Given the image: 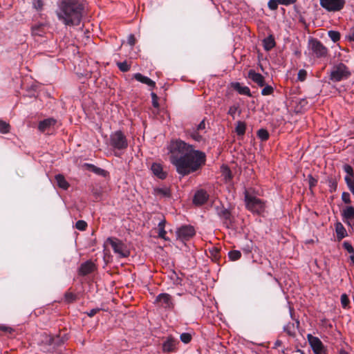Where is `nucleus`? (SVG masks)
Masks as SVG:
<instances>
[{"instance_id":"obj_1","label":"nucleus","mask_w":354,"mask_h":354,"mask_svg":"<svg viewBox=\"0 0 354 354\" xmlns=\"http://www.w3.org/2000/svg\"><path fill=\"white\" fill-rule=\"evenodd\" d=\"M168 150L171 162L182 176L196 171L206 161L204 152L196 150L192 145L180 140L171 142Z\"/></svg>"},{"instance_id":"obj_2","label":"nucleus","mask_w":354,"mask_h":354,"mask_svg":"<svg viewBox=\"0 0 354 354\" xmlns=\"http://www.w3.org/2000/svg\"><path fill=\"white\" fill-rule=\"evenodd\" d=\"M84 6L78 0H61L56 15L66 26H77L81 21Z\"/></svg>"},{"instance_id":"obj_3","label":"nucleus","mask_w":354,"mask_h":354,"mask_svg":"<svg viewBox=\"0 0 354 354\" xmlns=\"http://www.w3.org/2000/svg\"><path fill=\"white\" fill-rule=\"evenodd\" d=\"M351 76L348 68L344 64L339 63L335 65L330 74V80L333 82H340L348 79Z\"/></svg>"},{"instance_id":"obj_4","label":"nucleus","mask_w":354,"mask_h":354,"mask_svg":"<svg viewBox=\"0 0 354 354\" xmlns=\"http://www.w3.org/2000/svg\"><path fill=\"white\" fill-rule=\"evenodd\" d=\"M245 201L247 208L254 213L261 214L265 209L264 203L261 199L250 195L248 192H245Z\"/></svg>"},{"instance_id":"obj_5","label":"nucleus","mask_w":354,"mask_h":354,"mask_svg":"<svg viewBox=\"0 0 354 354\" xmlns=\"http://www.w3.org/2000/svg\"><path fill=\"white\" fill-rule=\"evenodd\" d=\"M106 242L111 245L114 252L120 257H127L129 255L130 252L125 245L118 239L108 238Z\"/></svg>"},{"instance_id":"obj_6","label":"nucleus","mask_w":354,"mask_h":354,"mask_svg":"<svg viewBox=\"0 0 354 354\" xmlns=\"http://www.w3.org/2000/svg\"><path fill=\"white\" fill-rule=\"evenodd\" d=\"M111 144L118 149H124L128 147L127 140L120 131H115L111 135Z\"/></svg>"},{"instance_id":"obj_7","label":"nucleus","mask_w":354,"mask_h":354,"mask_svg":"<svg viewBox=\"0 0 354 354\" xmlns=\"http://www.w3.org/2000/svg\"><path fill=\"white\" fill-rule=\"evenodd\" d=\"M319 1L321 6L329 12L339 11L345 5V0H319Z\"/></svg>"},{"instance_id":"obj_8","label":"nucleus","mask_w":354,"mask_h":354,"mask_svg":"<svg viewBox=\"0 0 354 354\" xmlns=\"http://www.w3.org/2000/svg\"><path fill=\"white\" fill-rule=\"evenodd\" d=\"M308 339L315 354H326V351L318 337L308 335Z\"/></svg>"},{"instance_id":"obj_9","label":"nucleus","mask_w":354,"mask_h":354,"mask_svg":"<svg viewBox=\"0 0 354 354\" xmlns=\"http://www.w3.org/2000/svg\"><path fill=\"white\" fill-rule=\"evenodd\" d=\"M310 44L312 50L317 57H322L326 56L328 50L320 41L313 40Z\"/></svg>"},{"instance_id":"obj_10","label":"nucleus","mask_w":354,"mask_h":354,"mask_svg":"<svg viewBox=\"0 0 354 354\" xmlns=\"http://www.w3.org/2000/svg\"><path fill=\"white\" fill-rule=\"evenodd\" d=\"M155 302L163 308H170L173 306L171 297L167 293L158 295Z\"/></svg>"},{"instance_id":"obj_11","label":"nucleus","mask_w":354,"mask_h":354,"mask_svg":"<svg viewBox=\"0 0 354 354\" xmlns=\"http://www.w3.org/2000/svg\"><path fill=\"white\" fill-rule=\"evenodd\" d=\"M195 234V230L192 226H183L179 228L177 231V235L180 239H187L193 236Z\"/></svg>"},{"instance_id":"obj_12","label":"nucleus","mask_w":354,"mask_h":354,"mask_svg":"<svg viewBox=\"0 0 354 354\" xmlns=\"http://www.w3.org/2000/svg\"><path fill=\"white\" fill-rule=\"evenodd\" d=\"M248 77L259 86L262 87L265 86L264 77L261 74L255 72L254 70L249 71Z\"/></svg>"},{"instance_id":"obj_13","label":"nucleus","mask_w":354,"mask_h":354,"mask_svg":"<svg viewBox=\"0 0 354 354\" xmlns=\"http://www.w3.org/2000/svg\"><path fill=\"white\" fill-rule=\"evenodd\" d=\"M208 199V194L204 190L198 191L194 197L193 201L196 205H203Z\"/></svg>"},{"instance_id":"obj_14","label":"nucleus","mask_w":354,"mask_h":354,"mask_svg":"<svg viewBox=\"0 0 354 354\" xmlns=\"http://www.w3.org/2000/svg\"><path fill=\"white\" fill-rule=\"evenodd\" d=\"M95 268V264L92 261H88L81 265L79 269V272L82 275H86L92 272Z\"/></svg>"},{"instance_id":"obj_15","label":"nucleus","mask_w":354,"mask_h":354,"mask_svg":"<svg viewBox=\"0 0 354 354\" xmlns=\"http://www.w3.org/2000/svg\"><path fill=\"white\" fill-rule=\"evenodd\" d=\"M56 123V120L53 118H48L39 122L38 125V129L40 131L44 132L48 129L51 127H53Z\"/></svg>"},{"instance_id":"obj_16","label":"nucleus","mask_w":354,"mask_h":354,"mask_svg":"<svg viewBox=\"0 0 354 354\" xmlns=\"http://www.w3.org/2000/svg\"><path fill=\"white\" fill-rule=\"evenodd\" d=\"M232 87L236 90L239 94L251 96V93L249 87L242 86L239 82H233L231 84Z\"/></svg>"},{"instance_id":"obj_17","label":"nucleus","mask_w":354,"mask_h":354,"mask_svg":"<svg viewBox=\"0 0 354 354\" xmlns=\"http://www.w3.org/2000/svg\"><path fill=\"white\" fill-rule=\"evenodd\" d=\"M134 78L137 81H138L142 84H147V86H149L151 88H154L156 86V82L154 81H153L148 77L142 75L141 73H136L134 75Z\"/></svg>"},{"instance_id":"obj_18","label":"nucleus","mask_w":354,"mask_h":354,"mask_svg":"<svg viewBox=\"0 0 354 354\" xmlns=\"http://www.w3.org/2000/svg\"><path fill=\"white\" fill-rule=\"evenodd\" d=\"M151 171L154 175L158 177L160 179H164L166 178L167 174L165 171H163L162 167L161 165L158 163H153L151 165Z\"/></svg>"},{"instance_id":"obj_19","label":"nucleus","mask_w":354,"mask_h":354,"mask_svg":"<svg viewBox=\"0 0 354 354\" xmlns=\"http://www.w3.org/2000/svg\"><path fill=\"white\" fill-rule=\"evenodd\" d=\"M176 340L172 337H169L162 344L164 352H171L176 348Z\"/></svg>"},{"instance_id":"obj_20","label":"nucleus","mask_w":354,"mask_h":354,"mask_svg":"<svg viewBox=\"0 0 354 354\" xmlns=\"http://www.w3.org/2000/svg\"><path fill=\"white\" fill-rule=\"evenodd\" d=\"M55 180L59 187L64 190H66L69 187V183L66 181L62 174L56 175Z\"/></svg>"},{"instance_id":"obj_21","label":"nucleus","mask_w":354,"mask_h":354,"mask_svg":"<svg viewBox=\"0 0 354 354\" xmlns=\"http://www.w3.org/2000/svg\"><path fill=\"white\" fill-rule=\"evenodd\" d=\"M335 232L338 239H342L347 236L346 230L341 223L335 224Z\"/></svg>"},{"instance_id":"obj_22","label":"nucleus","mask_w":354,"mask_h":354,"mask_svg":"<svg viewBox=\"0 0 354 354\" xmlns=\"http://www.w3.org/2000/svg\"><path fill=\"white\" fill-rule=\"evenodd\" d=\"M342 216L346 220L354 219V207L353 206H346L342 210Z\"/></svg>"},{"instance_id":"obj_23","label":"nucleus","mask_w":354,"mask_h":354,"mask_svg":"<svg viewBox=\"0 0 354 354\" xmlns=\"http://www.w3.org/2000/svg\"><path fill=\"white\" fill-rule=\"evenodd\" d=\"M263 46H264V48L266 50H270V49H272L274 45H275V41H274V38L272 37V36H269L266 38H265L263 41Z\"/></svg>"},{"instance_id":"obj_24","label":"nucleus","mask_w":354,"mask_h":354,"mask_svg":"<svg viewBox=\"0 0 354 354\" xmlns=\"http://www.w3.org/2000/svg\"><path fill=\"white\" fill-rule=\"evenodd\" d=\"M246 129L245 123L241 121H238L236 122L235 131L239 136H243L245 134Z\"/></svg>"},{"instance_id":"obj_25","label":"nucleus","mask_w":354,"mask_h":354,"mask_svg":"<svg viewBox=\"0 0 354 354\" xmlns=\"http://www.w3.org/2000/svg\"><path fill=\"white\" fill-rule=\"evenodd\" d=\"M165 221H162L159 223V224H158V228H159L158 236L167 241V240H168V239L165 236L167 232L165 230Z\"/></svg>"},{"instance_id":"obj_26","label":"nucleus","mask_w":354,"mask_h":354,"mask_svg":"<svg viewBox=\"0 0 354 354\" xmlns=\"http://www.w3.org/2000/svg\"><path fill=\"white\" fill-rule=\"evenodd\" d=\"M154 193L160 196H169L170 194L169 189L167 188H156L154 189Z\"/></svg>"},{"instance_id":"obj_27","label":"nucleus","mask_w":354,"mask_h":354,"mask_svg":"<svg viewBox=\"0 0 354 354\" xmlns=\"http://www.w3.org/2000/svg\"><path fill=\"white\" fill-rule=\"evenodd\" d=\"M221 171L222 176L226 181L232 178L231 171L227 166L221 167Z\"/></svg>"},{"instance_id":"obj_28","label":"nucleus","mask_w":354,"mask_h":354,"mask_svg":"<svg viewBox=\"0 0 354 354\" xmlns=\"http://www.w3.org/2000/svg\"><path fill=\"white\" fill-rule=\"evenodd\" d=\"M284 330L290 335L293 336L295 334V326L293 323H288L285 327Z\"/></svg>"},{"instance_id":"obj_29","label":"nucleus","mask_w":354,"mask_h":354,"mask_svg":"<svg viewBox=\"0 0 354 354\" xmlns=\"http://www.w3.org/2000/svg\"><path fill=\"white\" fill-rule=\"evenodd\" d=\"M229 258L232 261H236L239 259L241 257V253L239 250H232L229 252L228 253Z\"/></svg>"},{"instance_id":"obj_30","label":"nucleus","mask_w":354,"mask_h":354,"mask_svg":"<svg viewBox=\"0 0 354 354\" xmlns=\"http://www.w3.org/2000/svg\"><path fill=\"white\" fill-rule=\"evenodd\" d=\"M10 124L5 121L0 120V133H7L10 131Z\"/></svg>"},{"instance_id":"obj_31","label":"nucleus","mask_w":354,"mask_h":354,"mask_svg":"<svg viewBox=\"0 0 354 354\" xmlns=\"http://www.w3.org/2000/svg\"><path fill=\"white\" fill-rule=\"evenodd\" d=\"M76 295L71 292H66L64 295L65 301L72 303L76 300Z\"/></svg>"},{"instance_id":"obj_32","label":"nucleus","mask_w":354,"mask_h":354,"mask_svg":"<svg viewBox=\"0 0 354 354\" xmlns=\"http://www.w3.org/2000/svg\"><path fill=\"white\" fill-rule=\"evenodd\" d=\"M257 135L262 140H266L269 138V133L267 130L261 129L258 131Z\"/></svg>"},{"instance_id":"obj_33","label":"nucleus","mask_w":354,"mask_h":354,"mask_svg":"<svg viewBox=\"0 0 354 354\" xmlns=\"http://www.w3.org/2000/svg\"><path fill=\"white\" fill-rule=\"evenodd\" d=\"M328 36L334 42L337 41L340 39V34L337 31L330 30Z\"/></svg>"},{"instance_id":"obj_34","label":"nucleus","mask_w":354,"mask_h":354,"mask_svg":"<svg viewBox=\"0 0 354 354\" xmlns=\"http://www.w3.org/2000/svg\"><path fill=\"white\" fill-rule=\"evenodd\" d=\"M345 181L352 194L354 195V178L350 177H345Z\"/></svg>"},{"instance_id":"obj_35","label":"nucleus","mask_w":354,"mask_h":354,"mask_svg":"<svg viewBox=\"0 0 354 354\" xmlns=\"http://www.w3.org/2000/svg\"><path fill=\"white\" fill-rule=\"evenodd\" d=\"M75 227L79 230H81V231H84L86 229L87 227V223L86 221H83V220H80L76 222L75 223Z\"/></svg>"},{"instance_id":"obj_36","label":"nucleus","mask_w":354,"mask_h":354,"mask_svg":"<svg viewBox=\"0 0 354 354\" xmlns=\"http://www.w3.org/2000/svg\"><path fill=\"white\" fill-rule=\"evenodd\" d=\"M344 170L346 173V176L345 177H350L351 178H354L353 170V168L350 165H344Z\"/></svg>"},{"instance_id":"obj_37","label":"nucleus","mask_w":354,"mask_h":354,"mask_svg":"<svg viewBox=\"0 0 354 354\" xmlns=\"http://www.w3.org/2000/svg\"><path fill=\"white\" fill-rule=\"evenodd\" d=\"M117 66L122 72H127L130 69V66L127 64V62H118Z\"/></svg>"},{"instance_id":"obj_38","label":"nucleus","mask_w":354,"mask_h":354,"mask_svg":"<svg viewBox=\"0 0 354 354\" xmlns=\"http://www.w3.org/2000/svg\"><path fill=\"white\" fill-rule=\"evenodd\" d=\"M180 338L183 343L188 344L192 339V335L188 333H184L180 335Z\"/></svg>"},{"instance_id":"obj_39","label":"nucleus","mask_w":354,"mask_h":354,"mask_svg":"<svg viewBox=\"0 0 354 354\" xmlns=\"http://www.w3.org/2000/svg\"><path fill=\"white\" fill-rule=\"evenodd\" d=\"M341 304L343 308H346L349 304V299L348 296L346 294H342L341 295Z\"/></svg>"},{"instance_id":"obj_40","label":"nucleus","mask_w":354,"mask_h":354,"mask_svg":"<svg viewBox=\"0 0 354 354\" xmlns=\"http://www.w3.org/2000/svg\"><path fill=\"white\" fill-rule=\"evenodd\" d=\"M273 93V88L271 86H266L261 91L263 95H271Z\"/></svg>"},{"instance_id":"obj_41","label":"nucleus","mask_w":354,"mask_h":354,"mask_svg":"<svg viewBox=\"0 0 354 354\" xmlns=\"http://www.w3.org/2000/svg\"><path fill=\"white\" fill-rule=\"evenodd\" d=\"M278 4H279L278 0H270L268 6L270 10H274L277 8Z\"/></svg>"},{"instance_id":"obj_42","label":"nucleus","mask_w":354,"mask_h":354,"mask_svg":"<svg viewBox=\"0 0 354 354\" xmlns=\"http://www.w3.org/2000/svg\"><path fill=\"white\" fill-rule=\"evenodd\" d=\"M307 73L305 70L301 69L298 72L297 78L299 81H304L306 78Z\"/></svg>"},{"instance_id":"obj_43","label":"nucleus","mask_w":354,"mask_h":354,"mask_svg":"<svg viewBox=\"0 0 354 354\" xmlns=\"http://www.w3.org/2000/svg\"><path fill=\"white\" fill-rule=\"evenodd\" d=\"M151 96L152 104H153V107L158 108L159 104L158 102V97L157 95L155 93H151Z\"/></svg>"},{"instance_id":"obj_44","label":"nucleus","mask_w":354,"mask_h":354,"mask_svg":"<svg viewBox=\"0 0 354 354\" xmlns=\"http://www.w3.org/2000/svg\"><path fill=\"white\" fill-rule=\"evenodd\" d=\"M342 200L346 204L351 203L350 194L348 192H343L342 194Z\"/></svg>"},{"instance_id":"obj_45","label":"nucleus","mask_w":354,"mask_h":354,"mask_svg":"<svg viewBox=\"0 0 354 354\" xmlns=\"http://www.w3.org/2000/svg\"><path fill=\"white\" fill-rule=\"evenodd\" d=\"M218 215L224 219H227L230 217V212L227 209H223L218 212Z\"/></svg>"},{"instance_id":"obj_46","label":"nucleus","mask_w":354,"mask_h":354,"mask_svg":"<svg viewBox=\"0 0 354 354\" xmlns=\"http://www.w3.org/2000/svg\"><path fill=\"white\" fill-rule=\"evenodd\" d=\"M0 330L8 333H12L14 331V329L10 326L0 324Z\"/></svg>"},{"instance_id":"obj_47","label":"nucleus","mask_w":354,"mask_h":354,"mask_svg":"<svg viewBox=\"0 0 354 354\" xmlns=\"http://www.w3.org/2000/svg\"><path fill=\"white\" fill-rule=\"evenodd\" d=\"M238 108V106L236 105L230 106L228 110V114L230 115L233 118H234Z\"/></svg>"},{"instance_id":"obj_48","label":"nucleus","mask_w":354,"mask_h":354,"mask_svg":"<svg viewBox=\"0 0 354 354\" xmlns=\"http://www.w3.org/2000/svg\"><path fill=\"white\" fill-rule=\"evenodd\" d=\"M343 246H344V249H346L349 253H351V254H353L354 248L349 243L344 242L343 243Z\"/></svg>"},{"instance_id":"obj_49","label":"nucleus","mask_w":354,"mask_h":354,"mask_svg":"<svg viewBox=\"0 0 354 354\" xmlns=\"http://www.w3.org/2000/svg\"><path fill=\"white\" fill-rule=\"evenodd\" d=\"M191 137L196 140V141H199L201 140V136L199 134V131H197L196 130L194 131L192 133H191Z\"/></svg>"},{"instance_id":"obj_50","label":"nucleus","mask_w":354,"mask_h":354,"mask_svg":"<svg viewBox=\"0 0 354 354\" xmlns=\"http://www.w3.org/2000/svg\"><path fill=\"white\" fill-rule=\"evenodd\" d=\"M127 42L131 46H133L136 44V38L133 35H129Z\"/></svg>"},{"instance_id":"obj_51","label":"nucleus","mask_w":354,"mask_h":354,"mask_svg":"<svg viewBox=\"0 0 354 354\" xmlns=\"http://www.w3.org/2000/svg\"><path fill=\"white\" fill-rule=\"evenodd\" d=\"M297 0H278L279 4L288 6L294 3Z\"/></svg>"},{"instance_id":"obj_52","label":"nucleus","mask_w":354,"mask_h":354,"mask_svg":"<svg viewBox=\"0 0 354 354\" xmlns=\"http://www.w3.org/2000/svg\"><path fill=\"white\" fill-rule=\"evenodd\" d=\"M205 120H202L197 126L196 131H203V130H205Z\"/></svg>"},{"instance_id":"obj_53","label":"nucleus","mask_w":354,"mask_h":354,"mask_svg":"<svg viewBox=\"0 0 354 354\" xmlns=\"http://www.w3.org/2000/svg\"><path fill=\"white\" fill-rule=\"evenodd\" d=\"M91 167L93 168V171L97 174H104L105 173V171L100 168H97L93 165H91Z\"/></svg>"},{"instance_id":"obj_54","label":"nucleus","mask_w":354,"mask_h":354,"mask_svg":"<svg viewBox=\"0 0 354 354\" xmlns=\"http://www.w3.org/2000/svg\"><path fill=\"white\" fill-rule=\"evenodd\" d=\"M100 311L99 308H93L91 309L89 312L87 313L88 316L90 317L94 316L97 313Z\"/></svg>"},{"instance_id":"obj_55","label":"nucleus","mask_w":354,"mask_h":354,"mask_svg":"<svg viewBox=\"0 0 354 354\" xmlns=\"http://www.w3.org/2000/svg\"><path fill=\"white\" fill-rule=\"evenodd\" d=\"M308 178H309L310 186V187L315 186V185L317 182L315 178H313L312 176H309Z\"/></svg>"},{"instance_id":"obj_56","label":"nucleus","mask_w":354,"mask_h":354,"mask_svg":"<svg viewBox=\"0 0 354 354\" xmlns=\"http://www.w3.org/2000/svg\"><path fill=\"white\" fill-rule=\"evenodd\" d=\"M42 3L40 0H38L37 2V4L35 5V8L37 9V10H40L42 8Z\"/></svg>"},{"instance_id":"obj_57","label":"nucleus","mask_w":354,"mask_h":354,"mask_svg":"<svg viewBox=\"0 0 354 354\" xmlns=\"http://www.w3.org/2000/svg\"><path fill=\"white\" fill-rule=\"evenodd\" d=\"M348 39L351 41H354V29L351 30V32L349 33Z\"/></svg>"},{"instance_id":"obj_58","label":"nucleus","mask_w":354,"mask_h":354,"mask_svg":"<svg viewBox=\"0 0 354 354\" xmlns=\"http://www.w3.org/2000/svg\"><path fill=\"white\" fill-rule=\"evenodd\" d=\"M339 354H348V352H346V351H344V350H341V351H339Z\"/></svg>"},{"instance_id":"obj_59","label":"nucleus","mask_w":354,"mask_h":354,"mask_svg":"<svg viewBox=\"0 0 354 354\" xmlns=\"http://www.w3.org/2000/svg\"><path fill=\"white\" fill-rule=\"evenodd\" d=\"M350 258H351V261H353V263H354V252H353V254H352L351 255Z\"/></svg>"},{"instance_id":"obj_60","label":"nucleus","mask_w":354,"mask_h":354,"mask_svg":"<svg viewBox=\"0 0 354 354\" xmlns=\"http://www.w3.org/2000/svg\"><path fill=\"white\" fill-rule=\"evenodd\" d=\"M297 353L299 354H304L303 351H301V350L297 351Z\"/></svg>"},{"instance_id":"obj_61","label":"nucleus","mask_w":354,"mask_h":354,"mask_svg":"<svg viewBox=\"0 0 354 354\" xmlns=\"http://www.w3.org/2000/svg\"><path fill=\"white\" fill-rule=\"evenodd\" d=\"M218 252V251H217V250H216V249H215V250L213 251V253H215V252Z\"/></svg>"},{"instance_id":"obj_62","label":"nucleus","mask_w":354,"mask_h":354,"mask_svg":"<svg viewBox=\"0 0 354 354\" xmlns=\"http://www.w3.org/2000/svg\"><path fill=\"white\" fill-rule=\"evenodd\" d=\"M218 252V251H217V250H216V249H215V250L213 251V253H215V252Z\"/></svg>"}]
</instances>
